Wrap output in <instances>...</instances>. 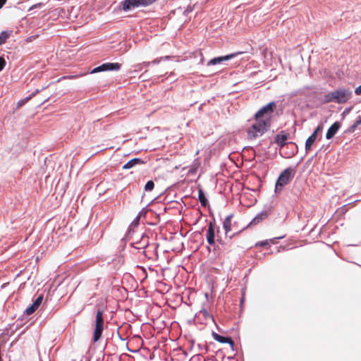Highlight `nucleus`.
Masks as SVG:
<instances>
[{
	"label": "nucleus",
	"instance_id": "obj_8",
	"mask_svg": "<svg viewBox=\"0 0 361 361\" xmlns=\"http://www.w3.org/2000/svg\"><path fill=\"white\" fill-rule=\"evenodd\" d=\"M121 65L118 63H104L93 68L90 73H97L102 71H111L120 70Z\"/></svg>",
	"mask_w": 361,
	"mask_h": 361
},
{
	"label": "nucleus",
	"instance_id": "obj_40",
	"mask_svg": "<svg viewBox=\"0 0 361 361\" xmlns=\"http://www.w3.org/2000/svg\"><path fill=\"white\" fill-rule=\"evenodd\" d=\"M42 4H41V3H39V4H37L34 5V6H32V8H40V7L42 6Z\"/></svg>",
	"mask_w": 361,
	"mask_h": 361
},
{
	"label": "nucleus",
	"instance_id": "obj_3",
	"mask_svg": "<svg viewBox=\"0 0 361 361\" xmlns=\"http://www.w3.org/2000/svg\"><path fill=\"white\" fill-rule=\"evenodd\" d=\"M104 310L99 307L97 308L95 315L94 329L93 332V342H97L102 336L104 331Z\"/></svg>",
	"mask_w": 361,
	"mask_h": 361
},
{
	"label": "nucleus",
	"instance_id": "obj_27",
	"mask_svg": "<svg viewBox=\"0 0 361 361\" xmlns=\"http://www.w3.org/2000/svg\"><path fill=\"white\" fill-rule=\"evenodd\" d=\"M154 188V183L153 180H148L145 185V191H152Z\"/></svg>",
	"mask_w": 361,
	"mask_h": 361
},
{
	"label": "nucleus",
	"instance_id": "obj_19",
	"mask_svg": "<svg viewBox=\"0 0 361 361\" xmlns=\"http://www.w3.org/2000/svg\"><path fill=\"white\" fill-rule=\"evenodd\" d=\"M12 33V30H4L0 33V45L4 44L9 38Z\"/></svg>",
	"mask_w": 361,
	"mask_h": 361
},
{
	"label": "nucleus",
	"instance_id": "obj_26",
	"mask_svg": "<svg viewBox=\"0 0 361 361\" xmlns=\"http://www.w3.org/2000/svg\"><path fill=\"white\" fill-rule=\"evenodd\" d=\"M41 90L37 89L35 90L31 94H30L28 97H26L23 99L20 100V102L26 103L31 98L35 97L37 94H38Z\"/></svg>",
	"mask_w": 361,
	"mask_h": 361
},
{
	"label": "nucleus",
	"instance_id": "obj_2",
	"mask_svg": "<svg viewBox=\"0 0 361 361\" xmlns=\"http://www.w3.org/2000/svg\"><path fill=\"white\" fill-rule=\"evenodd\" d=\"M255 120L256 122L253 123L247 130V137L250 140H254L259 136H262L268 130L270 126L268 119L264 120L258 118Z\"/></svg>",
	"mask_w": 361,
	"mask_h": 361
},
{
	"label": "nucleus",
	"instance_id": "obj_9",
	"mask_svg": "<svg viewBox=\"0 0 361 361\" xmlns=\"http://www.w3.org/2000/svg\"><path fill=\"white\" fill-rule=\"evenodd\" d=\"M159 247V244L157 243H153V244H148L147 243L145 245H144L143 248H145L146 250H143V254L146 257H147L149 259H158L159 255L157 252V248Z\"/></svg>",
	"mask_w": 361,
	"mask_h": 361
},
{
	"label": "nucleus",
	"instance_id": "obj_11",
	"mask_svg": "<svg viewBox=\"0 0 361 361\" xmlns=\"http://www.w3.org/2000/svg\"><path fill=\"white\" fill-rule=\"evenodd\" d=\"M238 54V53H233V54H227L225 56L214 57L207 62V66H210L221 64V63H224V61H227L231 59H233Z\"/></svg>",
	"mask_w": 361,
	"mask_h": 361
},
{
	"label": "nucleus",
	"instance_id": "obj_42",
	"mask_svg": "<svg viewBox=\"0 0 361 361\" xmlns=\"http://www.w3.org/2000/svg\"><path fill=\"white\" fill-rule=\"evenodd\" d=\"M23 104H24V103L18 102V105L19 106L23 105Z\"/></svg>",
	"mask_w": 361,
	"mask_h": 361
},
{
	"label": "nucleus",
	"instance_id": "obj_38",
	"mask_svg": "<svg viewBox=\"0 0 361 361\" xmlns=\"http://www.w3.org/2000/svg\"><path fill=\"white\" fill-rule=\"evenodd\" d=\"M7 0H0V9L5 5Z\"/></svg>",
	"mask_w": 361,
	"mask_h": 361
},
{
	"label": "nucleus",
	"instance_id": "obj_1",
	"mask_svg": "<svg viewBox=\"0 0 361 361\" xmlns=\"http://www.w3.org/2000/svg\"><path fill=\"white\" fill-rule=\"evenodd\" d=\"M303 158L304 157L300 159L295 167H288L280 173L275 185L276 192H280L283 188L288 185L294 178L296 173V167L302 161Z\"/></svg>",
	"mask_w": 361,
	"mask_h": 361
},
{
	"label": "nucleus",
	"instance_id": "obj_12",
	"mask_svg": "<svg viewBox=\"0 0 361 361\" xmlns=\"http://www.w3.org/2000/svg\"><path fill=\"white\" fill-rule=\"evenodd\" d=\"M206 239L209 245H215V224L213 221L209 223Z\"/></svg>",
	"mask_w": 361,
	"mask_h": 361
},
{
	"label": "nucleus",
	"instance_id": "obj_23",
	"mask_svg": "<svg viewBox=\"0 0 361 361\" xmlns=\"http://www.w3.org/2000/svg\"><path fill=\"white\" fill-rule=\"evenodd\" d=\"M37 308L38 307H37L34 303H32L25 309V310L24 311V314L27 315H30L32 313H34Z\"/></svg>",
	"mask_w": 361,
	"mask_h": 361
},
{
	"label": "nucleus",
	"instance_id": "obj_13",
	"mask_svg": "<svg viewBox=\"0 0 361 361\" xmlns=\"http://www.w3.org/2000/svg\"><path fill=\"white\" fill-rule=\"evenodd\" d=\"M212 337L215 341H216L221 343L229 344L232 350H235V349H234L235 343H234L233 339L231 338V337L224 336L219 335V334H217L214 331L212 332Z\"/></svg>",
	"mask_w": 361,
	"mask_h": 361
},
{
	"label": "nucleus",
	"instance_id": "obj_32",
	"mask_svg": "<svg viewBox=\"0 0 361 361\" xmlns=\"http://www.w3.org/2000/svg\"><path fill=\"white\" fill-rule=\"evenodd\" d=\"M147 210L146 209V208L144 207L139 212L137 216H139L140 219H141L142 217H145L147 214Z\"/></svg>",
	"mask_w": 361,
	"mask_h": 361
},
{
	"label": "nucleus",
	"instance_id": "obj_35",
	"mask_svg": "<svg viewBox=\"0 0 361 361\" xmlns=\"http://www.w3.org/2000/svg\"><path fill=\"white\" fill-rule=\"evenodd\" d=\"M355 93L357 95H361V85L355 88Z\"/></svg>",
	"mask_w": 361,
	"mask_h": 361
},
{
	"label": "nucleus",
	"instance_id": "obj_37",
	"mask_svg": "<svg viewBox=\"0 0 361 361\" xmlns=\"http://www.w3.org/2000/svg\"><path fill=\"white\" fill-rule=\"evenodd\" d=\"M350 111V108H346V109L343 111V112L342 113V116H343V117H344V116H345V115L346 114L349 113V111Z\"/></svg>",
	"mask_w": 361,
	"mask_h": 361
},
{
	"label": "nucleus",
	"instance_id": "obj_28",
	"mask_svg": "<svg viewBox=\"0 0 361 361\" xmlns=\"http://www.w3.org/2000/svg\"><path fill=\"white\" fill-rule=\"evenodd\" d=\"M216 242L220 244L222 247V248L226 250H228V245H227V243L225 242V240H224L221 237H219V235H217V239H216Z\"/></svg>",
	"mask_w": 361,
	"mask_h": 361
},
{
	"label": "nucleus",
	"instance_id": "obj_4",
	"mask_svg": "<svg viewBox=\"0 0 361 361\" xmlns=\"http://www.w3.org/2000/svg\"><path fill=\"white\" fill-rule=\"evenodd\" d=\"M157 0H123L120 3V8L124 11H129L140 6H148Z\"/></svg>",
	"mask_w": 361,
	"mask_h": 361
},
{
	"label": "nucleus",
	"instance_id": "obj_31",
	"mask_svg": "<svg viewBox=\"0 0 361 361\" xmlns=\"http://www.w3.org/2000/svg\"><path fill=\"white\" fill-rule=\"evenodd\" d=\"M269 245V240H262V241L257 242L255 244V247H264V246H267V245Z\"/></svg>",
	"mask_w": 361,
	"mask_h": 361
},
{
	"label": "nucleus",
	"instance_id": "obj_21",
	"mask_svg": "<svg viewBox=\"0 0 361 361\" xmlns=\"http://www.w3.org/2000/svg\"><path fill=\"white\" fill-rule=\"evenodd\" d=\"M323 129V126L322 125H319L316 129L314 130V131L312 133V135L308 137L307 140H310L311 142H314L316 139H317V133L320 131H322Z\"/></svg>",
	"mask_w": 361,
	"mask_h": 361
},
{
	"label": "nucleus",
	"instance_id": "obj_44",
	"mask_svg": "<svg viewBox=\"0 0 361 361\" xmlns=\"http://www.w3.org/2000/svg\"><path fill=\"white\" fill-rule=\"evenodd\" d=\"M203 361H205L204 360Z\"/></svg>",
	"mask_w": 361,
	"mask_h": 361
},
{
	"label": "nucleus",
	"instance_id": "obj_24",
	"mask_svg": "<svg viewBox=\"0 0 361 361\" xmlns=\"http://www.w3.org/2000/svg\"><path fill=\"white\" fill-rule=\"evenodd\" d=\"M140 219L139 218V216H137L134 219V220L132 221L130 227L128 228V232H127V234L128 235H130V233H131V231H132V228L133 227H137L139 224V222H140Z\"/></svg>",
	"mask_w": 361,
	"mask_h": 361
},
{
	"label": "nucleus",
	"instance_id": "obj_36",
	"mask_svg": "<svg viewBox=\"0 0 361 361\" xmlns=\"http://www.w3.org/2000/svg\"><path fill=\"white\" fill-rule=\"evenodd\" d=\"M195 360H201V357H200V354H197V355H194L192 358H191V360L194 361Z\"/></svg>",
	"mask_w": 361,
	"mask_h": 361
},
{
	"label": "nucleus",
	"instance_id": "obj_22",
	"mask_svg": "<svg viewBox=\"0 0 361 361\" xmlns=\"http://www.w3.org/2000/svg\"><path fill=\"white\" fill-rule=\"evenodd\" d=\"M360 124H361V116H359L357 117L356 121L348 128V130H346V133H353L355 130V129L357 128V127Z\"/></svg>",
	"mask_w": 361,
	"mask_h": 361
},
{
	"label": "nucleus",
	"instance_id": "obj_20",
	"mask_svg": "<svg viewBox=\"0 0 361 361\" xmlns=\"http://www.w3.org/2000/svg\"><path fill=\"white\" fill-rule=\"evenodd\" d=\"M322 104L334 102L332 92L326 94L322 99H319Z\"/></svg>",
	"mask_w": 361,
	"mask_h": 361
},
{
	"label": "nucleus",
	"instance_id": "obj_41",
	"mask_svg": "<svg viewBox=\"0 0 361 361\" xmlns=\"http://www.w3.org/2000/svg\"><path fill=\"white\" fill-rule=\"evenodd\" d=\"M117 334H118V338H119L120 339L123 340V338H122V337H121V334H120L118 331H117Z\"/></svg>",
	"mask_w": 361,
	"mask_h": 361
},
{
	"label": "nucleus",
	"instance_id": "obj_33",
	"mask_svg": "<svg viewBox=\"0 0 361 361\" xmlns=\"http://www.w3.org/2000/svg\"><path fill=\"white\" fill-rule=\"evenodd\" d=\"M6 66V60L3 56H0V72L4 69Z\"/></svg>",
	"mask_w": 361,
	"mask_h": 361
},
{
	"label": "nucleus",
	"instance_id": "obj_43",
	"mask_svg": "<svg viewBox=\"0 0 361 361\" xmlns=\"http://www.w3.org/2000/svg\"><path fill=\"white\" fill-rule=\"evenodd\" d=\"M145 238V237L143 235V236L142 237V240H144V238Z\"/></svg>",
	"mask_w": 361,
	"mask_h": 361
},
{
	"label": "nucleus",
	"instance_id": "obj_18",
	"mask_svg": "<svg viewBox=\"0 0 361 361\" xmlns=\"http://www.w3.org/2000/svg\"><path fill=\"white\" fill-rule=\"evenodd\" d=\"M198 200L202 207H206L208 204V200L202 188L198 190Z\"/></svg>",
	"mask_w": 361,
	"mask_h": 361
},
{
	"label": "nucleus",
	"instance_id": "obj_39",
	"mask_svg": "<svg viewBox=\"0 0 361 361\" xmlns=\"http://www.w3.org/2000/svg\"><path fill=\"white\" fill-rule=\"evenodd\" d=\"M163 58H161L160 59H154V61H152V63L154 64H157V63H159V61L162 59Z\"/></svg>",
	"mask_w": 361,
	"mask_h": 361
},
{
	"label": "nucleus",
	"instance_id": "obj_30",
	"mask_svg": "<svg viewBox=\"0 0 361 361\" xmlns=\"http://www.w3.org/2000/svg\"><path fill=\"white\" fill-rule=\"evenodd\" d=\"M43 300V295L41 294L37 296V298L35 300V301L33 302V303L37 306V307H39V305H41L42 302Z\"/></svg>",
	"mask_w": 361,
	"mask_h": 361
},
{
	"label": "nucleus",
	"instance_id": "obj_16",
	"mask_svg": "<svg viewBox=\"0 0 361 361\" xmlns=\"http://www.w3.org/2000/svg\"><path fill=\"white\" fill-rule=\"evenodd\" d=\"M341 124L339 121L334 122L327 130L326 133V139L330 140L334 137L340 129Z\"/></svg>",
	"mask_w": 361,
	"mask_h": 361
},
{
	"label": "nucleus",
	"instance_id": "obj_25",
	"mask_svg": "<svg viewBox=\"0 0 361 361\" xmlns=\"http://www.w3.org/2000/svg\"><path fill=\"white\" fill-rule=\"evenodd\" d=\"M312 90V88H311L310 87H304L300 91H301V93L302 94H304L305 96L314 97V94L317 93V92L313 91L312 93H307L306 92V90Z\"/></svg>",
	"mask_w": 361,
	"mask_h": 361
},
{
	"label": "nucleus",
	"instance_id": "obj_5",
	"mask_svg": "<svg viewBox=\"0 0 361 361\" xmlns=\"http://www.w3.org/2000/svg\"><path fill=\"white\" fill-rule=\"evenodd\" d=\"M334 103L344 104L352 97V92L348 89H338L332 92Z\"/></svg>",
	"mask_w": 361,
	"mask_h": 361
},
{
	"label": "nucleus",
	"instance_id": "obj_14",
	"mask_svg": "<svg viewBox=\"0 0 361 361\" xmlns=\"http://www.w3.org/2000/svg\"><path fill=\"white\" fill-rule=\"evenodd\" d=\"M195 318L199 320L201 324H204V320L207 321L208 319H211L214 323H215V319L213 316L204 308H202L199 311V312L196 313Z\"/></svg>",
	"mask_w": 361,
	"mask_h": 361
},
{
	"label": "nucleus",
	"instance_id": "obj_17",
	"mask_svg": "<svg viewBox=\"0 0 361 361\" xmlns=\"http://www.w3.org/2000/svg\"><path fill=\"white\" fill-rule=\"evenodd\" d=\"M145 161L140 158H133L123 166V169H130L137 164H143Z\"/></svg>",
	"mask_w": 361,
	"mask_h": 361
},
{
	"label": "nucleus",
	"instance_id": "obj_34",
	"mask_svg": "<svg viewBox=\"0 0 361 361\" xmlns=\"http://www.w3.org/2000/svg\"><path fill=\"white\" fill-rule=\"evenodd\" d=\"M197 347L200 350H204L205 351H207V346L206 345H202V344H200L199 343L197 345Z\"/></svg>",
	"mask_w": 361,
	"mask_h": 361
},
{
	"label": "nucleus",
	"instance_id": "obj_6",
	"mask_svg": "<svg viewBox=\"0 0 361 361\" xmlns=\"http://www.w3.org/2000/svg\"><path fill=\"white\" fill-rule=\"evenodd\" d=\"M276 108L275 102H271L262 106L255 114V119H263L264 117L269 118Z\"/></svg>",
	"mask_w": 361,
	"mask_h": 361
},
{
	"label": "nucleus",
	"instance_id": "obj_15",
	"mask_svg": "<svg viewBox=\"0 0 361 361\" xmlns=\"http://www.w3.org/2000/svg\"><path fill=\"white\" fill-rule=\"evenodd\" d=\"M270 209L271 207H269L268 209L262 210L261 212L256 215V216L250 222L247 226L250 225H256L262 220L265 219L269 216Z\"/></svg>",
	"mask_w": 361,
	"mask_h": 361
},
{
	"label": "nucleus",
	"instance_id": "obj_29",
	"mask_svg": "<svg viewBox=\"0 0 361 361\" xmlns=\"http://www.w3.org/2000/svg\"><path fill=\"white\" fill-rule=\"evenodd\" d=\"M314 144V142H311L310 140H306L305 145V149L306 154L310 151L311 149L312 145Z\"/></svg>",
	"mask_w": 361,
	"mask_h": 361
},
{
	"label": "nucleus",
	"instance_id": "obj_7",
	"mask_svg": "<svg viewBox=\"0 0 361 361\" xmlns=\"http://www.w3.org/2000/svg\"><path fill=\"white\" fill-rule=\"evenodd\" d=\"M288 137H289L288 133H286L284 130H281L275 136L274 141L280 147H283L287 145H291L293 147H295L296 149H298V146L295 142H286Z\"/></svg>",
	"mask_w": 361,
	"mask_h": 361
},
{
	"label": "nucleus",
	"instance_id": "obj_10",
	"mask_svg": "<svg viewBox=\"0 0 361 361\" xmlns=\"http://www.w3.org/2000/svg\"><path fill=\"white\" fill-rule=\"evenodd\" d=\"M233 217V214H231L226 217V219L223 221V228L225 231L226 237H228L229 239H231L233 236L238 234L240 231H235L232 235H229V233L233 230V226L231 224V219Z\"/></svg>",
	"mask_w": 361,
	"mask_h": 361
}]
</instances>
